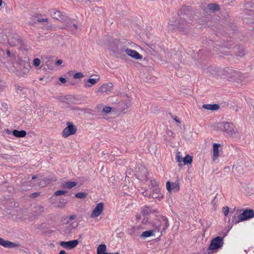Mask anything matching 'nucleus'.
<instances>
[{"label":"nucleus","instance_id":"nucleus-7","mask_svg":"<svg viewBox=\"0 0 254 254\" xmlns=\"http://www.w3.org/2000/svg\"><path fill=\"white\" fill-rule=\"evenodd\" d=\"M223 238L220 236H217L213 238L210 242L208 248V254H211L209 251L217 250L223 246Z\"/></svg>","mask_w":254,"mask_h":254},{"label":"nucleus","instance_id":"nucleus-22","mask_svg":"<svg viewBox=\"0 0 254 254\" xmlns=\"http://www.w3.org/2000/svg\"><path fill=\"white\" fill-rule=\"evenodd\" d=\"M100 79L97 78H89L88 79H85L84 80V87L89 88L91 87L92 86L96 84L99 81Z\"/></svg>","mask_w":254,"mask_h":254},{"label":"nucleus","instance_id":"nucleus-29","mask_svg":"<svg viewBox=\"0 0 254 254\" xmlns=\"http://www.w3.org/2000/svg\"><path fill=\"white\" fill-rule=\"evenodd\" d=\"M155 232L156 230H155L154 229L144 231L141 234V235H140V237L146 238L152 236L154 235V232Z\"/></svg>","mask_w":254,"mask_h":254},{"label":"nucleus","instance_id":"nucleus-31","mask_svg":"<svg viewBox=\"0 0 254 254\" xmlns=\"http://www.w3.org/2000/svg\"><path fill=\"white\" fill-rule=\"evenodd\" d=\"M107 247L105 244H101L97 248V253L98 254H103L106 253Z\"/></svg>","mask_w":254,"mask_h":254},{"label":"nucleus","instance_id":"nucleus-1","mask_svg":"<svg viewBox=\"0 0 254 254\" xmlns=\"http://www.w3.org/2000/svg\"><path fill=\"white\" fill-rule=\"evenodd\" d=\"M197 20L191 9L189 6L183 5L178 10L177 16L173 20H170L169 24L174 26L178 31L185 32L188 27Z\"/></svg>","mask_w":254,"mask_h":254},{"label":"nucleus","instance_id":"nucleus-20","mask_svg":"<svg viewBox=\"0 0 254 254\" xmlns=\"http://www.w3.org/2000/svg\"><path fill=\"white\" fill-rule=\"evenodd\" d=\"M41 15L39 14H36L34 15H32V18L33 20V21H29L28 22V24L29 25H34L37 22L41 23L44 22H47L48 19L47 18H41L39 17Z\"/></svg>","mask_w":254,"mask_h":254},{"label":"nucleus","instance_id":"nucleus-57","mask_svg":"<svg viewBox=\"0 0 254 254\" xmlns=\"http://www.w3.org/2000/svg\"><path fill=\"white\" fill-rule=\"evenodd\" d=\"M136 219L137 220H140L141 219V215H139V214H137L136 215Z\"/></svg>","mask_w":254,"mask_h":254},{"label":"nucleus","instance_id":"nucleus-12","mask_svg":"<svg viewBox=\"0 0 254 254\" xmlns=\"http://www.w3.org/2000/svg\"><path fill=\"white\" fill-rule=\"evenodd\" d=\"M113 85L112 83L104 84L98 88L96 92L97 93L106 94L110 92L113 89Z\"/></svg>","mask_w":254,"mask_h":254},{"label":"nucleus","instance_id":"nucleus-21","mask_svg":"<svg viewBox=\"0 0 254 254\" xmlns=\"http://www.w3.org/2000/svg\"><path fill=\"white\" fill-rule=\"evenodd\" d=\"M151 193L149 195V197L154 198L162 197L163 196L160 193V190L158 187H154L150 189Z\"/></svg>","mask_w":254,"mask_h":254},{"label":"nucleus","instance_id":"nucleus-16","mask_svg":"<svg viewBox=\"0 0 254 254\" xmlns=\"http://www.w3.org/2000/svg\"><path fill=\"white\" fill-rule=\"evenodd\" d=\"M0 245L2 247L6 248H13L19 246V244L5 240L0 237Z\"/></svg>","mask_w":254,"mask_h":254},{"label":"nucleus","instance_id":"nucleus-2","mask_svg":"<svg viewBox=\"0 0 254 254\" xmlns=\"http://www.w3.org/2000/svg\"><path fill=\"white\" fill-rule=\"evenodd\" d=\"M127 41L125 39H115L109 42V49L112 55L117 58L125 60L126 55L124 54L127 48Z\"/></svg>","mask_w":254,"mask_h":254},{"label":"nucleus","instance_id":"nucleus-62","mask_svg":"<svg viewBox=\"0 0 254 254\" xmlns=\"http://www.w3.org/2000/svg\"><path fill=\"white\" fill-rule=\"evenodd\" d=\"M103 254H119V253H116L115 254H113V253H109L106 252V253H104Z\"/></svg>","mask_w":254,"mask_h":254},{"label":"nucleus","instance_id":"nucleus-38","mask_svg":"<svg viewBox=\"0 0 254 254\" xmlns=\"http://www.w3.org/2000/svg\"><path fill=\"white\" fill-rule=\"evenodd\" d=\"M41 64V60L39 58H35L33 60V65L35 67H38Z\"/></svg>","mask_w":254,"mask_h":254},{"label":"nucleus","instance_id":"nucleus-13","mask_svg":"<svg viewBox=\"0 0 254 254\" xmlns=\"http://www.w3.org/2000/svg\"><path fill=\"white\" fill-rule=\"evenodd\" d=\"M78 243L79 241L77 240H74L67 242L61 241L60 243V245L65 249L71 250L75 248Z\"/></svg>","mask_w":254,"mask_h":254},{"label":"nucleus","instance_id":"nucleus-52","mask_svg":"<svg viewBox=\"0 0 254 254\" xmlns=\"http://www.w3.org/2000/svg\"><path fill=\"white\" fill-rule=\"evenodd\" d=\"M173 119L177 123H180L181 121L177 116H172Z\"/></svg>","mask_w":254,"mask_h":254},{"label":"nucleus","instance_id":"nucleus-41","mask_svg":"<svg viewBox=\"0 0 254 254\" xmlns=\"http://www.w3.org/2000/svg\"><path fill=\"white\" fill-rule=\"evenodd\" d=\"M83 75L81 72H77L73 75V78L75 79H78L83 77Z\"/></svg>","mask_w":254,"mask_h":254},{"label":"nucleus","instance_id":"nucleus-25","mask_svg":"<svg viewBox=\"0 0 254 254\" xmlns=\"http://www.w3.org/2000/svg\"><path fill=\"white\" fill-rule=\"evenodd\" d=\"M220 146V144L219 143H214L213 145V157L212 159L213 161H215V159L219 156V147Z\"/></svg>","mask_w":254,"mask_h":254},{"label":"nucleus","instance_id":"nucleus-11","mask_svg":"<svg viewBox=\"0 0 254 254\" xmlns=\"http://www.w3.org/2000/svg\"><path fill=\"white\" fill-rule=\"evenodd\" d=\"M51 16L54 19L59 20L61 22H65L68 20L67 16L61 13L60 11L56 10L55 9L51 10Z\"/></svg>","mask_w":254,"mask_h":254},{"label":"nucleus","instance_id":"nucleus-28","mask_svg":"<svg viewBox=\"0 0 254 254\" xmlns=\"http://www.w3.org/2000/svg\"><path fill=\"white\" fill-rule=\"evenodd\" d=\"M208 9L212 12L218 11L220 10V6L217 3H209L207 5Z\"/></svg>","mask_w":254,"mask_h":254},{"label":"nucleus","instance_id":"nucleus-40","mask_svg":"<svg viewBox=\"0 0 254 254\" xmlns=\"http://www.w3.org/2000/svg\"><path fill=\"white\" fill-rule=\"evenodd\" d=\"M147 46L149 48V49H148V50H149V51L150 52V54H154L153 53L155 52L154 48H155V46L153 45H147Z\"/></svg>","mask_w":254,"mask_h":254},{"label":"nucleus","instance_id":"nucleus-14","mask_svg":"<svg viewBox=\"0 0 254 254\" xmlns=\"http://www.w3.org/2000/svg\"><path fill=\"white\" fill-rule=\"evenodd\" d=\"M104 206V204L103 202L98 203L93 210L91 214V217L94 218L99 216L103 211Z\"/></svg>","mask_w":254,"mask_h":254},{"label":"nucleus","instance_id":"nucleus-43","mask_svg":"<svg viewBox=\"0 0 254 254\" xmlns=\"http://www.w3.org/2000/svg\"><path fill=\"white\" fill-rule=\"evenodd\" d=\"M225 216H227L229 212V208L228 206H224L222 208Z\"/></svg>","mask_w":254,"mask_h":254},{"label":"nucleus","instance_id":"nucleus-45","mask_svg":"<svg viewBox=\"0 0 254 254\" xmlns=\"http://www.w3.org/2000/svg\"><path fill=\"white\" fill-rule=\"evenodd\" d=\"M151 187L150 188V189H152L154 187V188L158 187L157 182H156L155 180H151Z\"/></svg>","mask_w":254,"mask_h":254},{"label":"nucleus","instance_id":"nucleus-18","mask_svg":"<svg viewBox=\"0 0 254 254\" xmlns=\"http://www.w3.org/2000/svg\"><path fill=\"white\" fill-rule=\"evenodd\" d=\"M225 47L227 48V46L220 45L219 44H215L214 46V50L216 52L217 54H222L224 56L229 55V52L224 51V49Z\"/></svg>","mask_w":254,"mask_h":254},{"label":"nucleus","instance_id":"nucleus-34","mask_svg":"<svg viewBox=\"0 0 254 254\" xmlns=\"http://www.w3.org/2000/svg\"><path fill=\"white\" fill-rule=\"evenodd\" d=\"M92 11H94L97 15H101L104 13V10L102 7L95 6L92 8Z\"/></svg>","mask_w":254,"mask_h":254},{"label":"nucleus","instance_id":"nucleus-56","mask_svg":"<svg viewBox=\"0 0 254 254\" xmlns=\"http://www.w3.org/2000/svg\"><path fill=\"white\" fill-rule=\"evenodd\" d=\"M6 54L8 57H10L11 55L10 51L9 49L6 50Z\"/></svg>","mask_w":254,"mask_h":254},{"label":"nucleus","instance_id":"nucleus-23","mask_svg":"<svg viewBox=\"0 0 254 254\" xmlns=\"http://www.w3.org/2000/svg\"><path fill=\"white\" fill-rule=\"evenodd\" d=\"M65 22V26L64 27V28H67L69 31L72 32H74L77 29V25L75 24L72 23L71 21L68 20Z\"/></svg>","mask_w":254,"mask_h":254},{"label":"nucleus","instance_id":"nucleus-4","mask_svg":"<svg viewBox=\"0 0 254 254\" xmlns=\"http://www.w3.org/2000/svg\"><path fill=\"white\" fill-rule=\"evenodd\" d=\"M254 217V210L252 209H246L238 217L234 216L232 218L233 224H237L240 222L248 220Z\"/></svg>","mask_w":254,"mask_h":254},{"label":"nucleus","instance_id":"nucleus-59","mask_svg":"<svg viewBox=\"0 0 254 254\" xmlns=\"http://www.w3.org/2000/svg\"><path fill=\"white\" fill-rule=\"evenodd\" d=\"M65 253L64 250H61L58 254H65Z\"/></svg>","mask_w":254,"mask_h":254},{"label":"nucleus","instance_id":"nucleus-15","mask_svg":"<svg viewBox=\"0 0 254 254\" xmlns=\"http://www.w3.org/2000/svg\"><path fill=\"white\" fill-rule=\"evenodd\" d=\"M166 188L169 192L171 191H177L180 189V186L179 182L176 181L174 183H171L170 182H167L166 183Z\"/></svg>","mask_w":254,"mask_h":254},{"label":"nucleus","instance_id":"nucleus-26","mask_svg":"<svg viewBox=\"0 0 254 254\" xmlns=\"http://www.w3.org/2000/svg\"><path fill=\"white\" fill-rule=\"evenodd\" d=\"M235 49L236 56L242 57L245 55V51L242 46H237L235 47Z\"/></svg>","mask_w":254,"mask_h":254},{"label":"nucleus","instance_id":"nucleus-3","mask_svg":"<svg viewBox=\"0 0 254 254\" xmlns=\"http://www.w3.org/2000/svg\"><path fill=\"white\" fill-rule=\"evenodd\" d=\"M169 226V221L166 216L163 215L156 216L153 222V226L155 228V230L157 231L160 236Z\"/></svg>","mask_w":254,"mask_h":254},{"label":"nucleus","instance_id":"nucleus-30","mask_svg":"<svg viewBox=\"0 0 254 254\" xmlns=\"http://www.w3.org/2000/svg\"><path fill=\"white\" fill-rule=\"evenodd\" d=\"M20 65L23 66L22 70L24 73H26L28 71L29 68L31 67L30 64L28 62H25V61H20Z\"/></svg>","mask_w":254,"mask_h":254},{"label":"nucleus","instance_id":"nucleus-63","mask_svg":"<svg viewBox=\"0 0 254 254\" xmlns=\"http://www.w3.org/2000/svg\"><path fill=\"white\" fill-rule=\"evenodd\" d=\"M249 3L253 4V5L252 6V8H254V2H250Z\"/></svg>","mask_w":254,"mask_h":254},{"label":"nucleus","instance_id":"nucleus-50","mask_svg":"<svg viewBox=\"0 0 254 254\" xmlns=\"http://www.w3.org/2000/svg\"><path fill=\"white\" fill-rule=\"evenodd\" d=\"M63 61L62 60H58L56 62V64L57 65H60L62 64Z\"/></svg>","mask_w":254,"mask_h":254},{"label":"nucleus","instance_id":"nucleus-32","mask_svg":"<svg viewBox=\"0 0 254 254\" xmlns=\"http://www.w3.org/2000/svg\"><path fill=\"white\" fill-rule=\"evenodd\" d=\"M76 185H77V183L75 182L68 181L63 184V188L64 189H65V188L71 189V188L76 186Z\"/></svg>","mask_w":254,"mask_h":254},{"label":"nucleus","instance_id":"nucleus-44","mask_svg":"<svg viewBox=\"0 0 254 254\" xmlns=\"http://www.w3.org/2000/svg\"><path fill=\"white\" fill-rule=\"evenodd\" d=\"M112 108L110 107H105L103 108V111L107 114L111 111Z\"/></svg>","mask_w":254,"mask_h":254},{"label":"nucleus","instance_id":"nucleus-19","mask_svg":"<svg viewBox=\"0 0 254 254\" xmlns=\"http://www.w3.org/2000/svg\"><path fill=\"white\" fill-rule=\"evenodd\" d=\"M141 213L144 217L148 216L151 213H158L157 210L152 209L150 206H145L141 208Z\"/></svg>","mask_w":254,"mask_h":254},{"label":"nucleus","instance_id":"nucleus-61","mask_svg":"<svg viewBox=\"0 0 254 254\" xmlns=\"http://www.w3.org/2000/svg\"><path fill=\"white\" fill-rule=\"evenodd\" d=\"M184 164H182L181 163H179V166L180 167V169H182V166Z\"/></svg>","mask_w":254,"mask_h":254},{"label":"nucleus","instance_id":"nucleus-9","mask_svg":"<svg viewBox=\"0 0 254 254\" xmlns=\"http://www.w3.org/2000/svg\"><path fill=\"white\" fill-rule=\"evenodd\" d=\"M66 127L64 129L62 132V135L64 137L74 134L77 131L76 127L72 123L68 122L66 123Z\"/></svg>","mask_w":254,"mask_h":254},{"label":"nucleus","instance_id":"nucleus-17","mask_svg":"<svg viewBox=\"0 0 254 254\" xmlns=\"http://www.w3.org/2000/svg\"><path fill=\"white\" fill-rule=\"evenodd\" d=\"M125 52L127 55L135 60H140L142 58V56L135 50L129 49L127 48Z\"/></svg>","mask_w":254,"mask_h":254},{"label":"nucleus","instance_id":"nucleus-10","mask_svg":"<svg viewBox=\"0 0 254 254\" xmlns=\"http://www.w3.org/2000/svg\"><path fill=\"white\" fill-rule=\"evenodd\" d=\"M9 45L11 46H22V41L20 36L16 34H11L8 38Z\"/></svg>","mask_w":254,"mask_h":254},{"label":"nucleus","instance_id":"nucleus-60","mask_svg":"<svg viewBox=\"0 0 254 254\" xmlns=\"http://www.w3.org/2000/svg\"><path fill=\"white\" fill-rule=\"evenodd\" d=\"M37 178H38V176L37 175H35L32 176V180H35V179H37Z\"/></svg>","mask_w":254,"mask_h":254},{"label":"nucleus","instance_id":"nucleus-53","mask_svg":"<svg viewBox=\"0 0 254 254\" xmlns=\"http://www.w3.org/2000/svg\"><path fill=\"white\" fill-rule=\"evenodd\" d=\"M147 222H148V218L146 217H144V218H143V219L142 220V223L146 224Z\"/></svg>","mask_w":254,"mask_h":254},{"label":"nucleus","instance_id":"nucleus-33","mask_svg":"<svg viewBox=\"0 0 254 254\" xmlns=\"http://www.w3.org/2000/svg\"><path fill=\"white\" fill-rule=\"evenodd\" d=\"M192 162V157L190 155H186L183 159L184 165L190 164Z\"/></svg>","mask_w":254,"mask_h":254},{"label":"nucleus","instance_id":"nucleus-5","mask_svg":"<svg viewBox=\"0 0 254 254\" xmlns=\"http://www.w3.org/2000/svg\"><path fill=\"white\" fill-rule=\"evenodd\" d=\"M221 74L230 80H235L240 77V73L230 67H226L220 71Z\"/></svg>","mask_w":254,"mask_h":254},{"label":"nucleus","instance_id":"nucleus-54","mask_svg":"<svg viewBox=\"0 0 254 254\" xmlns=\"http://www.w3.org/2000/svg\"><path fill=\"white\" fill-rule=\"evenodd\" d=\"M76 215H71L69 217V219L70 220H73L76 218Z\"/></svg>","mask_w":254,"mask_h":254},{"label":"nucleus","instance_id":"nucleus-47","mask_svg":"<svg viewBox=\"0 0 254 254\" xmlns=\"http://www.w3.org/2000/svg\"><path fill=\"white\" fill-rule=\"evenodd\" d=\"M250 2H254V0H252V1H247L245 3V6L247 7V8H249V7H251L252 8V6L253 5V4H251V3H249Z\"/></svg>","mask_w":254,"mask_h":254},{"label":"nucleus","instance_id":"nucleus-39","mask_svg":"<svg viewBox=\"0 0 254 254\" xmlns=\"http://www.w3.org/2000/svg\"><path fill=\"white\" fill-rule=\"evenodd\" d=\"M133 170L131 169H127L126 172V180L125 181L127 182L126 179L127 178H129V175H131L133 173Z\"/></svg>","mask_w":254,"mask_h":254},{"label":"nucleus","instance_id":"nucleus-35","mask_svg":"<svg viewBox=\"0 0 254 254\" xmlns=\"http://www.w3.org/2000/svg\"><path fill=\"white\" fill-rule=\"evenodd\" d=\"M67 201L64 198H61L60 199L59 203L57 206L58 208H63L65 206V205Z\"/></svg>","mask_w":254,"mask_h":254},{"label":"nucleus","instance_id":"nucleus-24","mask_svg":"<svg viewBox=\"0 0 254 254\" xmlns=\"http://www.w3.org/2000/svg\"><path fill=\"white\" fill-rule=\"evenodd\" d=\"M202 108L204 109L209 110L212 111H214L218 110L220 106L218 104H203Z\"/></svg>","mask_w":254,"mask_h":254},{"label":"nucleus","instance_id":"nucleus-46","mask_svg":"<svg viewBox=\"0 0 254 254\" xmlns=\"http://www.w3.org/2000/svg\"><path fill=\"white\" fill-rule=\"evenodd\" d=\"M39 195H40V192H35L31 193L29 195V196L30 198H35V197L38 196Z\"/></svg>","mask_w":254,"mask_h":254},{"label":"nucleus","instance_id":"nucleus-49","mask_svg":"<svg viewBox=\"0 0 254 254\" xmlns=\"http://www.w3.org/2000/svg\"><path fill=\"white\" fill-rule=\"evenodd\" d=\"M59 81H61L62 83H64L66 82V80L65 78L61 77L59 78Z\"/></svg>","mask_w":254,"mask_h":254},{"label":"nucleus","instance_id":"nucleus-36","mask_svg":"<svg viewBox=\"0 0 254 254\" xmlns=\"http://www.w3.org/2000/svg\"><path fill=\"white\" fill-rule=\"evenodd\" d=\"M87 194L84 192H80L75 194V196L78 198H84L86 197Z\"/></svg>","mask_w":254,"mask_h":254},{"label":"nucleus","instance_id":"nucleus-42","mask_svg":"<svg viewBox=\"0 0 254 254\" xmlns=\"http://www.w3.org/2000/svg\"><path fill=\"white\" fill-rule=\"evenodd\" d=\"M176 158L177 161L179 163H182L183 162V158H182L180 155V152L177 153V154L176 156Z\"/></svg>","mask_w":254,"mask_h":254},{"label":"nucleus","instance_id":"nucleus-55","mask_svg":"<svg viewBox=\"0 0 254 254\" xmlns=\"http://www.w3.org/2000/svg\"><path fill=\"white\" fill-rule=\"evenodd\" d=\"M37 208H38L39 210H43L44 209V206L42 205H38L37 206Z\"/></svg>","mask_w":254,"mask_h":254},{"label":"nucleus","instance_id":"nucleus-8","mask_svg":"<svg viewBox=\"0 0 254 254\" xmlns=\"http://www.w3.org/2000/svg\"><path fill=\"white\" fill-rule=\"evenodd\" d=\"M219 127L221 129L229 135L232 136L235 134V127L232 123L223 122L220 124Z\"/></svg>","mask_w":254,"mask_h":254},{"label":"nucleus","instance_id":"nucleus-58","mask_svg":"<svg viewBox=\"0 0 254 254\" xmlns=\"http://www.w3.org/2000/svg\"><path fill=\"white\" fill-rule=\"evenodd\" d=\"M125 105H126V106H127V108H128L129 106H130V105H131V104H130V101H129V102H128V103H126L125 104Z\"/></svg>","mask_w":254,"mask_h":254},{"label":"nucleus","instance_id":"nucleus-48","mask_svg":"<svg viewBox=\"0 0 254 254\" xmlns=\"http://www.w3.org/2000/svg\"><path fill=\"white\" fill-rule=\"evenodd\" d=\"M167 134L170 136H174V132L170 129H167L166 131Z\"/></svg>","mask_w":254,"mask_h":254},{"label":"nucleus","instance_id":"nucleus-37","mask_svg":"<svg viewBox=\"0 0 254 254\" xmlns=\"http://www.w3.org/2000/svg\"><path fill=\"white\" fill-rule=\"evenodd\" d=\"M67 192L65 190H58L55 192L54 195L56 196L62 195L65 194Z\"/></svg>","mask_w":254,"mask_h":254},{"label":"nucleus","instance_id":"nucleus-51","mask_svg":"<svg viewBox=\"0 0 254 254\" xmlns=\"http://www.w3.org/2000/svg\"><path fill=\"white\" fill-rule=\"evenodd\" d=\"M15 86L16 89L17 90H19L20 91H22L23 88L20 87L19 85H15Z\"/></svg>","mask_w":254,"mask_h":254},{"label":"nucleus","instance_id":"nucleus-6","mask_svg":"<svg viewBox=\"0 0 254 254\" xmlns=\"http://www.w3.org/2000/svg\"><path fill=\"white\" fill-rule=\"evenodd\" d=\"M134 175L141 181H146L147 180V170L142 165H137L136 166Z\"/></svg>","mask_w":254,"mask_h":254},{"label":"nucleus","instance_id":"nucleus-27","mask_svg":"<svg viewBox=\"0 0 254 254\" xmlns=\"http://www.w3.org/2000/svg\"><path fill=\"white\" fill-rule=\"evenodd\" d=\"M12 134L16 137H24L26 135V131L24 130H18L14 129L12 131Z\"/></svg>","mask_w":254,"mask_h":254},{"label":"nucleus","instance_id":"nucleus-64","mask_svg":"<svg viewBox=\"0 0 254 254\" xmlns=\"http://www.w3.org/2000/svg\"><path fill=\"white\" fill-rule=\"evenodd\" d=\"M6 132L8 133H10L11 132V131L8 129H6Z\"/></svg>","mask_w":254,"mask_h":254}]
</instances>
